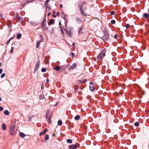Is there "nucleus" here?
Masks as SVG:
<instances>
[{"instance_id": "f257e3e1", "label": "nucleus", "mask_w": 149, "mask_h": 149, "mask_svg": "<svg viewBox=\"0 0 149 149\" xmlns=\"http://www.w3.org/2000/svg\"><path fill=\"white\" fill-rule=\"evenodd\" d=\"M103 31L104 32V35L102 38V39L103 41L105 42L107 41L109 39V34L108 31H107L105 30L104 31Z\"/></svg>"}, {"instance_id": "f03ea898", "label": "nucleus", "mask_w": 149, "mask_h": 149, "mask_svg": "<svg viewBox=\"0 0 149 149\" xmlns=\"http://www.w3.org/2000/svg\"><path fill=\"white\" fill-rule=\"evenodd\" d=\"M106 53L105 49H104L102 50L101 51L100 53L98 54L97 56V59L100 60L102 58L105 56V53Z\"/></svg>"}, {"instance_id": "7ed1b4c3", "label": "nucleus", "mask_w": 149, "mask_h": 149, "mask_svg": "<svg viewBox=\"0 0 149 149\" xmlns=\"http://www.w3.org/2000/svg\"><path fill=\"white\" fill-rule=\"evenodd\" d=\"M50 109H48L46 111V118L47 120H48L49 123H51V119L49 116Z\"/></svg>"}, {"instance_id": "20e7f679", "label": "nucleus", "mask_w": 149, "mask_h": 149, "mask_svg": "<svg viewBox=\"0 0 149 149\" xmlns=\"http://www.w3.org/2000/svg\"><path fill=\"white\" fill-rule=\"evenodd\" d=\"M15 125H12L10 130V133L11 135H14L16 134V132L15 131Z\"/></svg>"}, {"instance_id": "39448f33", "label": "nucleus", "mask_w": 149, "mask_h": 149, "mask_svg": "<svg viewBox=\"0 0 149 149\" xmlns=\"http://www.w3.org/2000/svg\"><path fill=\"white\" fill-rule=\"evenodd\" d=\"M71 27H69L67 29L65 30L66 32V34L70 37H72V32L71 31Z\"/></svg>"}, {"instance_id": "423d86ee", "label": "nucleus", "mask_w": 149, "mask_h": 149, "mask_svg": "<svg viewBox=\"0 0 149 149\" xmlns=\"http://www.w3.org/2000/svg\"><path fill=\"white\" fill-rule=\"evenodd\" d=\"M40 64V61H37L36 63V66L34 68V73H35L37 70L38 69V68H39V65Z\"/></svg>"}, {"instance_id": "0eeeda50", "label": "nucleus", "mask_w": 149, "mask_h": 149, "mask_svg": "<svg viewBox=\"0 0 149 149\" xmlns=\"http://www.w3.org/2000/svg\"><path fill=\"white\" fill-rule=\"evenodd\" d=\"M30 23L31 26H35L38 25L39 24V23L37 21H32L30 22Z\"/></svg>"}, {"instance_id": "6e6552de", "label": "nucleus", "mask_w": 149, "mask_h": 149, "mask_svg": "<svg viewBox=\"0 0 149 149\" xmlns=\"http://www.w3.org/2000/svg\"><path fill=\"white\" fill-rule=\"evenodd\" d=\"M77 65L76 63H74L72 66H71L69 68H68V70H73L77 67Z\"/></svg>"}, {"instance_id": "1a4fd4ad", "label": "nucleus", "mask_w": 149, "mask_h": 149, "mask_svg": "<svg viewBox=\"0 0 149 149\" xmlns=\"http://www.w3.org/2000/svg\"><path fill=\"white\" fill-rule=\"evenodd\" d=\"M77 148L78 146L76 144H72L69 146V149H76Z\"/></svg>"}, {"instance_id": "9d476101", "label": "nucleus", "mask_w": 149, "mask_h": 149, "mask_svg": "<svg viewBox=\"0 0 149 149\" xmlns=\"http://www.w3.org/2000/svg\"><path fill=\"white\" fill-rule=\"evenodd\" d=\"M31 1H29V0H28L23 1H22L21 3V5L22 6H23V7H24L26 4L27 3H29L31 2Z\"/></svg>"}, {"instance_id": "9b49d317", "label": "nucleus", "mask_w": 149, "mask_h": 149, "mask_svg": "<svg viewBox=\"0 0 149 149\" xmlns=\"http://www.w3.org/2000/svg\"><path fill=\"white\" fill-rule=\"evenodd\" d=\"M144 17L146 19H147L149 17V14L147 13H144L143 14V18H143Z\"/></svg>"}, {"instance_id": "f8f14e48", "label": "nucleus", "mask_w": 149, "mask_h": 149, "mask_svg": "<svg viewBox=\"0 0 149 149\" xmlns=\"http://www.w3.org/2000/svg\"><path fill=\"white\" fill-rule=\"evenodd\" d=\"M47 30L51 34L54 33V28H47Z\"/></svg>"}, {"instance_id": "ddd939ff", "label": "nucleus", "mask_w": 149, "mask_h": 149, "mask_svg": "<svg viewBox=\"0 0 149 149\" xmlns=\"http://www.w3.org/2000/svg\"><path fill=\"white\" fill-rule=\"evenodd\" d=\"M50 0H46L45 3V5L47 8H48L50 10V8L48 7L47 6L48 2L50 1Z\"/></svg>"}, {"instance_id": "4468645a", "label": "nucleus", "mask_w": 149, "mask_h": 149, "mask_svg": "<svg viewBox=\"0 0 149 149\" xmlns=\"http://www.w3.org/2000/svg\"><path fill=\"white\" fill-rule=\"evenodd\" d=\"M75 19L77 23L80 24L81 22V20L79 18L76 17Z\"/></svg>"}, {"instance_id": "2eb2a0df", "label": "nucleus", "mask_w": 149, "mask_h": 149, "mask_svg": "<svg viewBox=\"0 0 149 149\" xmlns=\"http://www.w3.org/2000/svg\"><path fill=\"white\" fill-rule=\"evenodd\" d=\"M83 29V27L82 26H81L79 29L78 31V33L79 34H81L83 33V32L82 31Z\"/></svg>"}, {"instance_id": "dca6fc26", "label": "nucleus", "mask_w": 149, "mask_h": 149, "mask_svg": "<svg viewBox=\"0 0 149 149\" xmlns=\"http://www.w3.org/2000/svg\"><path fill=\"white\" fill-rule=\"evenodd\" d=\"M54 20L53 19H51L48 24L49 25H50L54 23Z\"/></svg>"}, {"instance_id": "f3484780", "label": "nucleus", "mask_w": 149, "mask_h": 149, "mask_svg": "<svg viewBox=\"0 0 149 149\" xmlns=\"http://www.w3.org/2000/svg\"><path fill=\"white\" fill-rule=\"evenodd\" d=\"M89 88L90 90L92 92H93L94 90V88L93 86V85H90Z\"/></svg>"}, {"instance_id": "a211bd4d", "label": "nucleus", "mask_w": 149, "mask_h": 149, "mask_svg": "<svg viewBox=\"0 0 149 149\" xmlns=\"http://www.w3.org/2000/svg\"><path fill=\"white\" fill-rule=\"evenodd\" d=\"M80 9L81 15H84L85 16H87L84 13L83 9L82 8H80Z\"/></svg>"}, {"instance_id": "6ab92c4d", "label": "nucleus", "mask_w": 149, "mask_h": 149, "mask_svg": "<svg viewBox=\"0 0 149 149\" xmlns=\"http://www.w3.org/2000/svg\"><path fill=\"white\" fill-rule=\"evenodd\" d=\"M2 127L4 130H5L6 129V126L5 123H3L2 125Z\"/></svg>"}, {"instance_id": "aec40b11", "label": "nucleus", "mask_w": 149, "mask_h": 149, "mask_svg": "<svg viewBox=\"0 0 149 149\" xmlns=\"http://www.w3.org/2000/svg\"><path fill=\"white\" fill-rule=\"evenodd\" d=\"M22 36V34L20 33H18L17 36V39H19Z\"/></svg>"}, {"instance_id": "412c9836", "label": "nucleus", "mask_w": 149, "mask_h": 149, "mask_svg": "<svg viewBox=\"0 0 149 149\" xmlns=\"http://www.w3.org/2000/svg\"><path fill=\"white\" fill-rule=\"evenodd\" d=\"M19 135L21 137H24L25 136V134L22 132H20L19 133Z\"/></svg>"}, {"instance_id": "4be33fe9", "label": "nucleus", "mask_w": 149, "mask_h": 149, "mask_svg": "<svg viewBox=\"0 0 149 149\" xmlns=\"http://www.w3.org/2000/svg\"><path fill=\"white\" fill-rule=\"evenodd\" d=\"M44 98V95L43 94H41L39 95V98L40 100H43Z\"/></svg>"}, {"instance_id": "5701e85b", "label": "nucleus", "mask_w": 149, "mask_h": 149, "mask_svg": "<svg viewBox=\"0 0 149 149\" xmlns=\"http://www.w3.org/2000/svg\"><path fill=\"white\" fill-rule=\"evenodd\" d=\"M40 41H38L36 42V48H38L39 47V45L40 43Z\"/></svg>"}, {"instance_id": "b1692460", "label": "nucleus", "mask_w": 149, "mask_h": 149, "mask_svg": "<svg viewBox=\"0 0 149 149\" xmlns=\"http://www.w3.org/2000/svg\"><path fill=\"white\" fill-rule=\"evenodd\" d=\"M54 69L56 71H58L60 69V67L59 66H56L54 68Z\"/></svg>"}, {"instance_id": "393cba45", "label": "nucleus", "mask_w": 149, "mask_h": 149, "mask_svg": "<svg viewBox=\"0 0 149 149\" xmlns=\"http://www.w3.org/2000/svg\"><path fill=\"white\" fill-rule=\"evenodd\" d=\"M42 26L44 29V28H46V24L44 22H42Z\"/></svg>"}, {"instance_id": "a878e982", "label": "nucleus", "mask_w": 149, "mask_h": 149, "mask_svg": "<svg viewBox=\"0 0 149 149\" xmlns=\"http://www.w3.org/2000/svg\"><path fill=\"white\" fill-rule=\"evenodd\" d=\"M80 118V116L79 115H77L75 117L74 119L76 120H78Z\"/></svg>"}, {"instance_id": "bb28decb", "label": "nucleus", "mask_w": 149, "mask_h": 149, "mask_svg": "<svg viewBox=\"0 0 149 149\" xmlns=\"http://www.w3.org/2000/svg\"><path fill=\"white\" fill-rule=\"evenodd\" d=\"M84 2H82L80 3L79 6L80 8H82L84 5Z\"/></svg>"}, {"instance_id": "cd10ccee", "label": "nucleus", "mask_w": 149, "mask_h": 149, "mask_svg": "<svg viewBox=\"0 0 149 149\" xmlns=\"http://www.w3.org/2000/svg\"><path fill=\"white\" fill-rule=\"evenodd\" d=\"M4 113L6 115H8L9 114V112L8 110H6L4 112Z\"/></svg>"}, {"instance_id": "c85d7f7f", "label": "nucleus", "mask_w": 149, "mask_h": 149, "mask_svg": "<svg viewBox=\"0 0 149 149\" xmlns=\"http://www.w3.org/2000/svg\"><path fill=\"white\" fill-rule=\"evenodd\" d=\"M58 124L59 126H61L62 124V122L61 120H59L58 121Z\"/></svg>"}, {"instance_id": "c756f323", "label": "nucleus", "mask_w": 149, "mask_h": 149, "mask_svg": "<svg viewBox=\"0 0 149 149\" xmlns=\"http://www.w3.org/2000/svg\"><path fill=\"white\" fill-rule=\"evenodd\" d=\"M66 141L67 143H72V141L70 139H68Z\"/></svg>"}, {"instance_id": "7c9ffc66", "label": "nucleus", "mask_w": 149, "mask_h": 149, "mask_svg": "<svg viewBox=\"0 0 149 149\" xmlns=\"http://www.w3.org/2000/svg\"><path fill=\"white\" fill-rule=\"evenodd\" d=\"M49 139V136L47 134H46L45 136V140H47Z\"/></svg>"}, {"instance_id": "2f4dec72", "label": "nucleus", "mask_w": 149, "mask_h": 149, "mask_svg": "<svg viewBox=\"0 0 149 149\" xmlns=\"http://www.w3.org/2000/svg\"><path fill=\"white\" fill-rule=\"evenodd\" d=\"M14 49V47H11V50L10 51V53L12 54L13 52V51Z\"/></svg>"}, {"instance_id": "473e14b6", "label": "nucleus", "mask_w": 149, "mask_h": 149, "mask_svg": "<svg viewBox=\"0 0 149 149\" xmlns=\"http://www.w3.org/2000/svg\"><path fill=\"white\" fill-rule=\"evenodd\" d=\"M134 125L136 127H138L139 125V124L138 122H136L134 123Z\"/></svg>"}, {"instance_id": "72a5a7b5", "label": "nucleus", "mask_w": 149, "mask_h": 149, "mask_svg": "<svg viewBox=\"0 0 149 149\" xmlns=\"http://www.w3.org/2000/svg\"><path fill=\"white\" fill-rule=\"evenodd\" d=\"M46 70V69L45 68H42L41 69V71L42 72H45Z\"/></svg>"}, {"instance_id": "f704fd0d", "label": "nucleus", "mask_w": 149, "mask_h": 149, "mask_svg": "<svg viewBox=\"0 0 149 149\" xmlns=\"http://www.w3.org/2000/svg\"><path fill=\"white\" fill-rule=\"evenodd\" d=\"M40 37H41V38L40 40H39L38 41H40V42H42L43 41V38L42 36L41 35H40Z\"/></svg>"}, {"instance_id": "c9c22d12", "label": "nucleus", "mask_w": 149, "mask_h": 149, "mask_svg": "<svg viewBox=\"0 0 149 149\" xmlns=\"http://www.w3.org/2000/svg\"><path fill=\"white\" fill-rule=\"evenodd\" d=\"M5 76V73H3L1 75V78H3Z\"/></svg>"}, {"instance_id": "e433bc0d", "label": "nucleus", "mask_w": 149, "mask_h": 149, "mask_svg": "<svg viewBox=\"0 0 149 149\" xmlns=\"http://www.w3.org/2000/svg\"><path fill=\"white\" fill-rule=\"evenodd\" d=\"M45 134L43 132V131H42L41 132H40L39 134V136H41V135H44Z\"/></svg>"}, {"instance_id": "4c0bfd02", "label": "nucleus", "mask_w": 149, "mask_h": 149, "mask_svg": "<svg viewBox=\"0 0 149 149\" xmlns=\"http://www.w3.org/2000/svg\"><path fill=\"white\" fill-rule=\"evenodd\" d=\"M125 26V27L126 28L128 29V28H129V27L130 26V25L129 24H126Z\"/></svg>"}, {"instance_id": "58836bf2", "label": "nucleus", "mask_w": 149, "mask_h": 149, "mask_svg": "<svg viewBox=\"0 0 149 149\" xmlns=\"http://www.w3.org/2000/svg\"><path fill=\"white\" fill-rule=\"evenodd\" d=\"M111 22L112 24H114L116 22V21L114 20H112L111 21Z\"/></svg>"}, {"instance_id": "ea45409f", "label": "nucleus", "mask_w": 149, "mask_h": 149, "mask_svg": "<svg viewBox=\"0 0 149 149\" xmlns=\"http://www.w3.org/2000/svg\"><path fill=\"white\" fill-rule=\"evenodd\" d=\"M47 130V128H45L43 130V132L45 134Z\"/></svg>"}, {"instance_id": "a19ab883", "label": "nucleus", "mask_w": 149, "mask_h": 149, "mask_svg": "<svg viewBox=\"0 0 149 149\" xmlns=\"http://www.w3.org/2000/svg\"><path fill=\"white\" fill-rule=\"evenodd\" d=\"M60 28L61 29V33L62 34H64V32L63 30V29L62 28L61 26H60Z\"/></svg>"}, {"instance_id": "79ce46f5", "label": "nucleus", "mask_w": 149, "mask_h": 149, "mask_svg": "<svg viewBox=\"0 0 149 149\" xmlns=\"http://www.w3.org/2000/svg\"><path fill=\"white\" fill-rule=\"evenodd\" d=\"M44 84H42L41 85V88L42 90L44 88Z\"/></svg>"}, {"instance_id": "37998d69", "label": "nucleus", "mask_w": 149, "mask_h": 149, "mask_svg": "<svg viewBox=\"0 0 149 149\" xmlns=\"http://www.w3.org/2000/svg\"><path fill=\"white\" fill-rule=\"evenodd\" d=\"M115 12L114 11H112L110 13L111 15H113L114 14Z\"/></svg>"}, {"instance_id": "c03bdc74", "label": "nucleus", "mask_w": 149, "mask_h": 149, "mask_svg": "<svg viewBox=\"0 0 149 149\" xmlns=\"http://www.w3.org/2000/svg\"><path fill=\"white\" fill-rule=\"evenodd\" d=\"M117 37L118 35L117 34H115L114 36V38L116 39H117Z\"/></svg>"}, {"instance_id": "a18cd8bd", "label": "nucleus", "mask_w": 149, "mask_h": 149, "mask_svg": "<svg viewBox=\"0 0 149 149\" xmlns=\"http://www.w3.org/2000/svg\"><path fill=\"white\" fill-rule=\"evenodd\" d=\"M28 120L29 121H31V118L30 116H29L28 117Z\"/></svg>"}, {"instance_id": "49530a36", "label": "nucleus", "mask_w": 149, "mask_h": 149, "mask_svg": "<svg viewBox=\"0 0 149 149\" xmlns=\"http://www.w3.org/2000/svg\"><path fill=\"white\" fill-rule=\"evenodd\" d=\"M42 22H44L45 23V24H46V17H45L43 21H42Z\"/></svg>"}, {"instance_id": "de8ad7c7", "label": "nucleus", "mask_w": 149, "mask_h": 149, "mask_svg": "<svg viewBox=\"0 0 149 149\" xmlns=\"http://www.w3.org/2000/svg\"><path fill=\"white\" fill-rule=\"evenodd\" d=\"M62 17L64 20L66 19V17L64 15H62Z\"/></svg>"}, {"instance_id": "09e8293b", "label": "nucleus", "mask_w": 149, "mask_h": 149, "mask_svg": "<svg viewBox=\"0 0 149 149\" xmlns=\"http://www.w3.org/2000/svg\"><path fill=\"white\" fill-rule=\"evenodd\" d=\"M3 110V108L2 107L0 106V111H1Z\"/></svg>"}, {"instance_id": "8fccbe9b", "label": "nucleus", "mask_w": 149, "mask_h": 149, "mask_svg": "<svg viewBox=\"0 0 149 149\" xmlns=\"http://www.w3.org/2000/svg\"><path fill=\"white\" fill-rule=\"evenodd\" d=\"M83 83H84L86 82L87 80L86 79H84L83 81Z\"/></svg>"}, {"instance_id": "3c124183", "label": "nucleus", "mask_w": 149, "mask_h": 149, "mask_svg": "<svg viewBox=\"0 0 149 149\" xmlns=\"http://www.w3.org/2000/svg\"><path fill=\"white\" fill-rule=\"evenodd\" d=\"M83 81L82 80H79V83H83Z\"/></svg>"}, {"instance_id": "603ef678", "label": "nucleus", "mask_w": 149, "mask_h": 149, "mask_svg": "<svg viewBox=\"0 0 149 149\" xmlns=\"http://www.w3.org/2000/svg\"><path fill=\"white\" fill-rule=\"evenodd\" d=\"M10 41L9 40H8V41H7L6 42V45H8V44L9 43V42H10Z\"/></svg>"}, {"instance_id": "864d4df0", "label": "nucleus", "mask_w": 149, "mask_h": 149, "mask_svg": "<svg viewBox=\"0 0 149 149\" xmlns=\"http://www.w3.org/2000/svg\"><path fill=\"white\" fill-rule=\"evenodd\" d=\"M14 37V36H13L12 37H11L10 39L9 40L10 41L12 40Z\"/></svg>"}, {"instance_id": "5fc2aeb1", "label": "nucleus", "mask_w": 149, "mask_h": 149, "mask_svg": "<svg viewBox=\"0 0 149 149\" xmlns=\"http://www.w3.org/2000/svg\"><path fill=\"white\" fill-rule=\"evenodd\" d=\"M3 71V69H0V74H1Z\"/></svg>"}, {"instance_id": "6e6d98bb", "label": "nucleus", "mask_w": 149, "mask_h": 149, "mask_svg": "<svg viewBox=\"0 0 149 149\" xmlns=\"http://www.w3.org/2000/svg\"><path fill=\"white\" fill-rule=\"evenodd\" d=\"M89 84H90V85H93V83L92 81H91L89 83Z\"/></svg>"}, {"instance_id": "4d7b16f0", "label": "nucleus", "mask_w": 149, "mask_h": 149, "mask_svg": "<svg viewBox=\"0 0 149 149\" xmlns=\"http://www.w3.org/2000/svg\"><path fill=\"white\" fill-rule=\"evenodd\" d=\"M71 54L72 55V57H73V56H74V53L72 52Z\"/></svg>"}, {"instance_id": "13d9d810", "label": "nucleus", "mask_w": 149, "mask_h": 149, "mask_svg": "<svg viewBox=\"0 0 149 149\" xmlns=\"http://www.w3.org/2000/svg\"><path fill=\"white\" fill-rule=\"evenodd\" d=\"M56 15L57 16H58L59 15V13L58 12H56Z\"/></svg>"}, {"instance_id": "bf43d9fd", "label": "nucleus", "mask_w": 149, "mask_h": 149, "mask_svg": "<svg viewBox=\"0 0 149 149\" xmlns=\"http://www.w3.org/2000/svg\"><path fill=\"white\" fill-rule=\"evenodd\" d=\"M3 16V15L1 13H0V17L2 18Z\"/></svg>"}, {"instance_id": "052dcab7", "label": "nucleus", "mask_w": 149, "mask_h": 149, "mask_svg": "<svg viewBox=\"0 0 149 149\" xmlns=\"http://www.w3.org/2000/svg\"><path fill=\"white\" fill-rule=\"evenodd\" d=\"M46 81L47 82H48L49 81V79L48 78H47L46 79Z\"/></svg>"}, {"instance_id": "680f3d73", "label": "nucleus", "mask_w": 149, "mask_h": 149, "mask_svg": "<svg viewBox=\"0 0 149 149\" xmlns=\"http://www.w3.org/2000/svg\"><path fill=\"white\" fill-rule=\"evenodd\" d=\"M50 15H51V13H49L47 14V16H49Z\"/></svg>"}, {"instance_id": "e2e57ef3", "label": "nucleus", "mask_w": 149, "mask_h": 149, "mask_svg": "<svg viewBox=\"0 0 149 149\" xmlns=\"http://www.w3.org/2000/svg\"><path fill=\"white\" fill-rule=\"evenodd\" d=\"M60 7L61 8H62L63 7V5H62V4H60Z\"/></svg>"}, {"instance_id": "0e129e2a", "label": "nucleus", "mask_w": 149, "mask_h": 149, "mask_svg": "<svg viewBox=\"0 0 149 149\" xmlns=\"http://www.w3.org/2000/svg\"><path fill=\"white\" fill-rule=\"evenodd\" d=\"M52 15H53V17H56V15H54V14H53Z\"/></svg>"}, {"instance_id": "69168bd1", "label": "nucleus", "mask_w": 149, "mask_h": 149, "mask_svg": "<svg viewBox=\"0 0 149 149\" xmlns=\"http://www.w3.org/2000/svg\"><path fill=\"white\" fill-rule=\"evenodd\" d=\"M75 44L74 42H73L72 44V45L73 46H74L75 45Z\"/></svg>"}, {"instance_id": "338daca9", "label": "nucleus", "mask_w": 149, "mask_h": 149, "mask_svg": "<svg viewBox=\"0 0 149 149\" xmlns=\"http://www.w3.org/2000/svg\"><path fill=\"white\" fill-rule=\"evenodd\" d=\"M61 25V22H59V27L60 28V25Z\"/></svg>"}, {"instance_id": "774afa93", "label": "nucleus", "mask_w": 149, "mask_h": 149, "mask_svg": "<svg viewBox=\"0 0 149 149\" xmlns=\"http://www.w3.org/2000/svg\"><path fill=\"white\" fill-rule=\"evenodd\" d=\"M65 27L66 28V27H67V23H66V22L65 23Z\"/></svg>"}]
</instances>
